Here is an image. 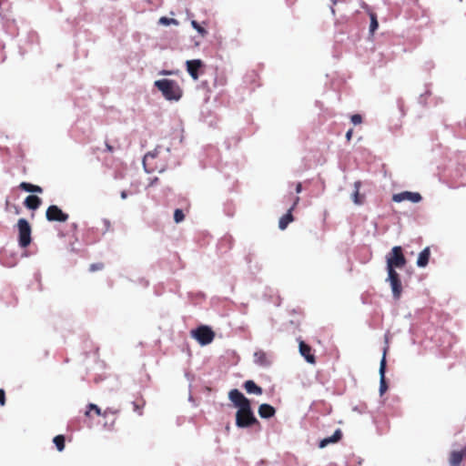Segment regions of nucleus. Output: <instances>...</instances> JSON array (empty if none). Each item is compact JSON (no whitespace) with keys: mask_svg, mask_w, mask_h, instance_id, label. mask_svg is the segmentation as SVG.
I'll return each instance as SVG.
<instances>
[{"mask_svg":"<svg viewBox=\"0 0 466 466\" xmlns=\"http://www.w3.org/2000/svg\"><path fill=\"white\" fill-rule=\"evenodd\" d=\"M20 187L22 189H24L25 191L33 192L34 185L26 183V182H22L20 184Z\"/></svg>","mask_w":466,"mask_h":466,"instance_id":"obj_25","label":"nucleus"},{"mask_svg":"<svg viewBox=\"0 0 466 466\" xmlns=\"http://www.w3.org/2000/svg\"><path fill=\"white\" fill-rule=\"evenodd\" d=\"M228 399L238 409L236 412V425L238 428H248L257 422L252 411L250 401L238 390L234 389L228 392Z\"/></svg>","mask_w":466,"mask_h":466,"instance_id":"obj_2","label":"nucleus"},{"mask_svg":"<svg viewBox=\"0 0 466 466\" xmlns=\"http://www.w3.org/2000/svg\"><path fill=\"white\" fill-rule=\"evenodd\" d=\"M184 213L180 209H176L174 212V220L176 223H180L184 220Z\"/></svg>","mask_w":466,"mask_h":466,"instance_id":"obj_24","label":"nucleus"},{"mask_svg":"<svg viewBox=\"0 0 466 466\" xmlns=\"http://www.w3.org/2000/svg\"><path fill=\"white\" fill-rule=\"evenodd\" d=\"M341 438V431L340 430H337L332 436L323 439L319 442V448L323 449L329 443H335Z\"/></svg>","mask_w":466,"mask_h":466,"instance_id":"obj_14","label":"nucleus"},{"mask_svg":"<svg viewBox=\"0 0 466 466\" xmlns=\"http://www.w3.org/2000/svg\"><path fill=\"white\" fill-rule=\"evenodd\" d=\"M388 347L384 348L382 358L380 362V369H379V374H380V394L383 395L387 389V383L385 380V370H386V353H387Z\"/></svg>","mask_w":466,"mask_h":466,"instance_id":"obj_8","label":"nucleus"},{"mask_svg":"<svg viewBox=\"0 0 466 466\" xmlns=\"http://www.w3.org/2000/svg\"><path fill=\"white\" fill-rule=\"evenodd\" d=\"M192 27L199 34L201 37H205L208 35V31L201 26L197 21H191Z\"/></svg>","mask_w":466,"mask_h":466,"instance_id":"obj_20","label":"nucleus"},{"mask_svg":"<svg viewBox=\"0 0 466 466\" xmlns=\"http://www.w3.org/2000/svg\"><path fill=\"white\" fill-rule=\"evenodd\" d=\"M292 208H293V207L291 208H289V210L288 211V213L286 215H284L283 217H281L279 218V228L281 230L285 229L288 227V225L293 220V217L291 214Z\"/></svg>","mask_w":466,"mask_h":466,"instance_id":"obj_17","label":"nucleus"},{"mask_svg":"<svg viewBox=\"0 0 466 466\" xmlns=\"http://www.w3.org/2000/svg\"><path fill=\"white\" fill-rule=\"evenodd\" d=\"M100 268H102V264H92L90 266V270L91 271L98 270Z\"/></svg>","mask_w":466,"mask_h":466,"instance_id":"obj_28","label":"nucleus"},{"mask_svg":"<svg viewBox=\"0 0 466 466\" xmlns=\"http://www.w3.org/2000/svg\"><path fill=\"white\" fill-rule=\"evenodd\" d=\"M466 455V449L461 451H455L451 453L450 464L451 466H460L462 458Z\"/></svg>","mask_w":466,"mask_h":466,"instance_id":"obj_11","label":"nucleus"},{"mask_svg":"<svg viewBox=\"0 0 466 466\" xmlns=\"http://www.w3.org/2000/svg\"><path fill=\"white\" fill-rule=\"evenodd\" d=\"M19 230V244L22 247H27L31 242V227L25 218H20L17 222Z\"/></svg>","mask_w":466,"mask_h":466,"instance_id":"obj_5","label":"nucleus"},{"mask_svg":"<svg viewBox=\"0 0 466 466\" xmlns=\"http://www.w3.org/2000/svg\"><path fill=\"white\" fill-rule=\"evenodd\" d=\"M157 156V150H155L153 152H148L147 154L145 155V157L143 158V167H144V169H145V171L147 173L150 172V170L147 168V162L149 161V159H153Z\"/></svg>","mask_w":466,"mask_h":466,"instance_id":"obj_19","label":"nucleus"},{"mask_svg":"<svg viewBox=\"0 0 466 466\" xmlns=\"http://www.w3.org/2000/svg\"><path fill=\"white\" fill-rule=\"evenodd\" d=\"M187 71L193 80L198 79V70L201 67L202 62L199 59L187 60L186 62Z\"/></svg>","mask_w":466,"mask_h":466,"instance_id":"obj_9","label":"nucleus"},{"mask_svg":"<svg viewBox=\"0 0 466 466\" xmlns=\"http://www.w3.org/2000/svg\"><path fill=\"white\" fill-rule=\"evenodd\" d=\"M46 219L49 221L65 222L68 218V215L64 213L57 206H50L46 213Z\"/></svg>","mask_w":466,"mask_h":466,"instance_id":"obj_7","label":"nucleus"},{"mask_svg":"<svg viewBox=\"0 0 466 466\" xmlns=\"http://www.w3.org/2000/svg\"><path fill=\"white\" fill-rule=\"evenodd\" d=\"M354 187H355V191L352 194L351 198L356 205H360L362 202L359 197L360 182H355Z\"/></svg>","mask_w":466,"mask_h":466,"instance_id":"obj_22","label":"nucleus"},{"mask_svg":"<svg viewBox=\"0 0 466 466\" xmlns=\"http://www.w3.org/2000/svg\"><path fill=\"white\" fill-rule=\"evenodd\" d=\"M0 403L1 405L5 404V391L0 390Z\"/></svg>","mask_w":466,"mask_h":466,"instance_id":"obj_29","label":"nucleus"},{"mask_svg":"<svg viewBox=\"0 0 466 466\" xmlns=\"http://www.w3.org/2000/svg\"><path fill=\"white\" fill-rule=\"evenodd\" d=\"M192 336L200 345L205 346L212 342L215 333L208 326H201L192 331Z\"/></svg>","mask_w":466,"mask_h":466,"instance_id":"obj_4","label":"nucleus"},{"mask_svg":"<svg viewBox=\"0 0 466 466\" xmlns=\"http://www.w3.org/2000/svg\"><path fill=\"white\" fill-rule=\"evenodd\" d=\"M351 122L354 124V125H359L361 123V116L360 115H353L351 116Z\"/></svg>","mask_w":466,"mask_h":466,"instance_id":"obj_26","label":"nucleus"},{"mask_svg":"<svg viewBox=\"0 0 466 466\" xmlns=\"http://www.w3.org/2000/svg\"><path fill=\"white\" fill-rule=\"evenodd\" d=\"M25 204L26 208L35 210L40 206L41 200L38 197L31 195L25 198Z\"/></svg>","mask_w":466,"mask_h":466,"instance_id":"obj_16","label":"nucleus"},{"mask_svg":"<svg viewBox=\"0 0 466 466\" xmlns=\"http://www.w3.org/2000/svg\"><path fill=\"white\" fill-rule=\"evenodd\" d=\"M244 388L248 393H254L256 395L262 394V389L258 387L253 380H247L244 383Z\"/></svg>","mask_w":466,"mask_h":466,"instance_id":"obj_15","label":"nucleus"},{"mask_svg":"<svg viewBox=\"0 0 466 466\" xmlns=\"http://www.w3.org/2000/svg\"><path fill=\"white\" fill-rule=\"evenodd\" d=\"M370 34H373L375 30L378 28L379 24L376 18V15L374 14H370Z\"/></svg>","mask_w":466,"mask_h":466,"instance_id":"obj_23","label":"nucleus"},{"mask_svg":"<svg viewBox=\"0 0 466 466\" xmlns=\"http://www.w3.org/2000/svg\"><path fill=\"white\" fill-rule=\"evenodd\" d=\"M258 415L263 419H268L275 415V409L267 403H263L258 407Z\"/></svg>","mask_w":466,"mask_h":466,"instance_id":"obj_10","label":"nucleus"},{"mask_svg":"<svg viewBox=\"0 0 466 466\" xmlns=\"http://www.w3.org/2000/svg\"><path fill=\"white\" fill-rule=\"evenodd\" d=\"M296 191H297V193H299L301 191V185L300 184L297 185Z\"/></svg>","mask_w":466,"mask_h":466,"instance_id":"obj_33","label":"nucleus"},{"mask_svg":"<svg viewBox=\"0 0 466 466\" xmlns=\"http://www.w3.org/2000/svg\"><path fill=\"white\" fill-rule=\"evenodd\" d=\"M154 86L168 102H178L183 96V89L176 80L159 78L154 81Z\"/></svg>","mask_w":466,"mask_h":466,"instance_id":"obj_3","label":"nucleus"},{"mask_svg":"<svg viewBox=\"0 0 466 466\" xmlns=\"http://www.w3.org/2000/svg\"><path fill=\"white\" fill-rule=\"evenodd\" d=\"M387 262V281L390 282L393 297L399 299L401 295V282L395 268H400L405 266L406 259L402 254L401 248L395 246L386 257Z\"/></svg>","mask_w":466,"mask_h":466,"instance_id":"obj_1","label":"nucleus"},{"mask_svg":"<svg viewBox=\"0 0 466 466\" xmlns=\"http://www.w3.org/2000/svg\"><path fill=\"white\" fill-rule=\"evenodd\" d=\"M299 352L309 363H315V358L310 353V348L308 345H306L303 341L299 342Z\"/></svg>","mask_w":466,"mask_h":466,"instance_id":"obj_12","label":"nucleus"},{"mask_svg":"<svg viewBox=\"0 0 466 466\" xmlns=\"http://www.w3.org/2000/svg\"><path fill=\"white\" fill-rule=\"evenodd\" d=\"M352 134H353L352 129H350V130L346 133V138H347V140H349V141H350V140L351 139Z\"/></svg>","mask_w":466,"mask_h":466,"instance_id":"obj_31","label":"nucleus"},{"mask_svg":"<svg viewBox=\"0 0 466 466\" xmlns=\"http://www.w3.org/2000/svg\"><path fill=\"white\" fill-rule=\"evenodd\" d=\"M173 73L171 71H167V70H162L159 72V75H161V76H170Z\"/></svg>","mask_w":466,"mask_h":466,"instance_id":"obj_30","label":"nucleus"},{"mask_svg":"<svg viewBox=\"0 0 466 466\" xmlns=\"http://www.w3.org/2000/svg\"><path fill=\"white\" fill-rule=\"evenodd\" d=\"M54 443L56 444L57 450L62 451L65 448V439L62 435H57L54 438Z\"/></svg>","mask_w":466,"mask_h":466,"instance_id":"obj_21","label":"nucleus"},{"mask_svg":"<svg viewBox=\"0 0 466 466\" xmlns=\"http://www.w3.org/2000/svg\"><path fill=\"white\" fill-rule=\"evenodd\" d=\"M157 24L160 25H163V26H169V25L177 26V25H179V22L177 19L167 17V16H161L158 19Z\"/></svg>","mask_w":466,"mask_h":466,"instance_id":"obj_18","label":"nucleus"},{"mask_svg":"<svg viewBox=\"0 0 466 466\" xmlns=\"http://www.w3.org/2000/svg\"><path fill=\"white\" fill-rule=\"evenodd\" d=\"M392 200L396 203H400L402 201L419 203L421 200V196L418 192L403 191L394 194L392 196Z\"/></svg>","mask_w":466,"mask_h":466,"instance_id":"obj_6","label":"nucleus"},{"mask_svg":"<svg viewBox=\"0 0 466 466\" xmlns=\"http://www.w3.org/2000/svg\"><path fill=\"white\" fill-rule=\"evenodd\" d=\"M90 410H94L97 415H101V410L95 404L89 405Z\"/></svg>","mask_w":466,"mask_h":466,"instance_id":"obj_27","label":"nucleus"},{"mask_svg":"<svg viewBox=\"0 0 466 466\" xmlns=\"http://www.w3.org/2000/svg\"><path fill=\"white\" fill-rule=\"evenodd\" d=\"M33 192L41 193L42 188L38 186L34 185Z\"/></svg>","mask_w":466,"mask_h":466,"instance_id":"obj_32","label":"nucleus"},{"mask_svg":"<svg viewBox=\"0 0 466 466\" xmlns=\"http://www.w3.org/2000/svg\"><path fill=\"white\" fill-rule=\"evenodd\" d=\"M121 198H122L123 199H125V198H127V194H126V192H122V193H121Z\"/></svg>","mask_w":466,"mask_h":466,"instance_id":"obj_34","label":"nucleus"},{"mask_svg":"<svg viewBox=\"0 0 466 466\" xmlns=\"http://www.w3.org/2000/svg\"><path fill=\"white\" fill-rule=\"evenodd\" d=\"M430 258V248H425L418 256L417 266L420 268H424L427 266Z\"/></svg>","mask_w":466,"mask_h":466,"instance_id":"obj_13","label":"nucleus"}]
</instances>
